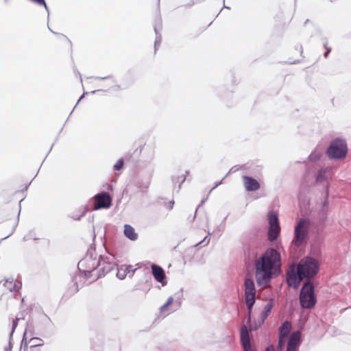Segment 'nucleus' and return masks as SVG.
Instances as JSON below:
<instances>
[{"label":"nucleus","instance_id":"f257e3e1","mask_svg":"<svg viewBox=\"0 0 351 351\" xmlns=\"http://www.w3.org/2000/svg\"><path fill=\"white\" fill-rule=\"evenodd\" d=\"M280 265V254L274 249H268L255 263V276L258 285L263 288L266 287L271 278L273 269Z\"/></svg>","mask_w":351,"mask_h":351},{"label":"nucleus","instance_id":"f03ea898","mask_svg":"<svg viewBox=\"0 0 351 351\" xmlns=\"http://www.w3.org/2000/svg\"><path fill=\"white\" fill-rule=\"evenodd\" d=\"M317 262L312 258L302 259L297 267L290 266L287 272V280L290 287L297 288L304 278H313L318 271Z\"/></svg>","mask_w":351,"mask_h":351},{"label":"nucleus","instance_id":"7ed1b4c3","mask_svg":"<svg viewBox=\"0 0 351 351\" xmlns=\"http://www.w3.org/2000/svg\"><path fill=\"white\" fill-rule=\"evenodd\" d=\"M316 298L314 294V285L308 282L302 287L300 294V304L303 308H311L316 304Z\"/></svg>","mask_w":351,"mask_h":351},{"label":"nucleus","instance_id":"20e7f679","mask_svg":"<svg viewBox=\"0 0 351 351\" xmlns=\"http://www.w3.org/2000/svg\"><path fill=\"white\" fill-rule=\"evenodd\" d=\"M348 152L347 143L344 140L335 139L332 141L327 150L329 158L341 160L346 157Z\"/></svg>","mask_w":351,"mask_h":351},{"label":"nucleus","instance_id":"39448f33","mask_svg":"<svg viewBox=\"0 0 351 351\" xmlns=\"http://www.w3.org/2000/svg\"><path fill=\"white\" fill-rule=\"evenodd\" d=\"M269 228L268 239L271 241L276 239L280 230L277 215L274 212H270L268 216Z\"/></svg>","mask_w":351,"mask_h":351},{"label":"nucleus","instance_id":"423d86ee","mask_svg":"<svg viewBox=\"0 0 351 351\" xmlns=\"http://www.w3.org/2000/svg\"><path fill=\"white\" fill-rule=\"evenodd\" d=\"M256 289L254 287V283L252 279L247 278L245 281V303L249 311L255 302Z\"/></svg>","mask_w":351,"mask_h":351},{"label":"nucleus","instance_id":"0eeeda50","mask_svg":"<svg viewBox=\"0 0 351 351\" xmlns=\"http://www.w3.org/2000/svg\"><path fill=\"white\" fill-rule=\"evenodd\" d=\"M112 205V198L106 192L97 194L94 197V209L99 210L101 208H110Z\"/></svg>","mask_w":351,"mask_h":351},{"label":"nucleus","instance_id":"6e6552de","mask_svg":"<svg viewBox=\"0 0 351 351\" xmlns=\"http://www.w3.org/2000/svg\"><path fill=\"white\" fill-rule=\"evenodd\" d=\"M307 234V223L305 219H300L295 228L294 241L297 245L302 244Z\"/></svg>","mask_w":351,"mask_h":351},{"label":"nucleus","instance_id":"1a4fd4ad","mask_svg":"<svg viewBox=\"0 0 351 351\" xmlns=\"http://www.w3.org/2000/svg\"><path fill=\"white\" fill-rule=\"evenodd\" d=\"M291 330V324L289 321H286L279 328V341L277 346L278 351H282L285 339Z\"/></svg>","mask_w":351,"mask_h":351},{"label":"nucleus","instance_id":"9d476101","mask_svg":"<svg viewBox=\"0 0 351 351\" xmlns=\"http://www.w3.org/2000/svg\"><path fill=\"white\" fill-rule=\"evenodd\" d=\"M301 333L293 332L289 337L286 351H298L300 343Z\"/></svg>","mask_w":351,"mask_h":351},{"label":"nucleus","instance_id":"9b49d317","mask_svg":"<svg viewBox=\"0 0 351 351\" xmlns=\"http://www.w3.org/2000/svg\"><path fill=\"white\" fill-rule=\"evenodd\" d=\"M242 178L246 191H255L260 189L261 185L256 179L247 176H243Z\"/></svg>","mask_w":351,"mask_h":351},{"label":"nucleus","instance_id":"f8f14e48","mask_svg":"<svg viewBox=\"0 0 351 351\" xmlns=\"http://www.w3.org/2000/svg\"><path fill=\"white\" fill-rule=\"evenodd\" d=\"M136 269H133V266L130 265H122L117 269V276L121 279H125L127 276H132Z\"/></svg>","mask_w":351,"mask_h":351},{"label":"nucleus","instance_id":"ddd939ff","mask_svg":"<svg viewBox=\"0 0 351 351\" xmlns=\"http://www.w3.org/2000/svg\"><path fill=\"white\" fill-rule=\"evenodd\" d=\"M3 286L12 292H18L22 286L21 281L13 277L6 278L3 283Z\"/></svg>","mask_w":351,"mask_h":351},{"label":"nucleus","instance_id":"4468645a","mask_svg":"<svg viewBox=\"0 0 351 351\" xmlns=\"http://www.w3.org/2000/svg\"><path fill=\"white\" fill-rule=\"evenodd\" d=\"M241 341L245 351H255L251 347L248 331L245 326H243L241 329Z\"/></svg>","mask_w":351,"mask_h":351},{"label":"nucleus","instance_id":"2eb2a0df","mask_svg":"<svg viewBox=\"0 0 351 351\" xmlns=\"http://www.w3.org/2000/svg\"><path fill=\"white\" fill-rule=\"evenodd\" d=\"M152 270L154 278L158 282L162 283L166 278L163 269L157 265L153 264L152 265Z\"/></svg>","mask_w":351,"mask_h":351},{"label":"nucleus","instance_id":"dca6fc26","mask_svg":"<svg viewBox=\"0 0 351 351\" xmlns=\"http://www.w3.org/2000/svg\"><path fill=\"white\" fill-rule=\"evenodd\" d=\"M124 234L127 238L132 241H135L138 238V234L135 232L134 228L128 224H126L124 226Z\"/></svg>","mask_w":351,"mask_h":351},{"label":"nucleus","instance_id":"f3484780","mask_svg":"<svg viewBox=\"0 0 351 351\" xmlns=\"http://www.w3.org/2000/svg\"><path fill=\"white\" fill-rule=\"evenodd\" d=\"M43 343V340L39 338H32L27 343V341L25 340V335H24L22 342H21V347H23L24 351H27L28 344L32 345L33 343Z\"/></svg>","mask_w":351,"mask_h":351},{"label":"nucleus","instance_id":"a211bd4d","mask_svg":"<svg viewBox=\"0 0 351 351\" xmlns=\"http://www.w3.org/2000/svg\"><path fill=\"white\" fill-rule=\"evenodd\" d=\"M173 302V298L172 297H169L168 298V300H167L166 303L165 304H163L161 307H160V311L161 313L165 314V315H167L169 313V312H167V307L171 305Z\"/></svg>","mask_w":351,"mask_h":351},{"label":"nucleus","instance_id":"6ab92c4d","mask_svg":"<svg viewBox=\"0 0 351 351\" xmlns=\"http://www.w3.org/2000/svg\"><path fill=\"white\" fill-rule=\"evenodd\" d=\"M326 172H327L326 169H321L319 171L318 174L317 176V178H316L317 182H322L324 180H325L326 178Z\"/></svg>","mask_w":351,"mask_h":351},{"label":"nucleus","instance_id":"aec40b11","mask_svg":"<svg viewBox=\"0 0 351 351\" xmlns=\"http://www.w3.org/2000/svg\"><path fill=\"white\" fill-rule=\"evenodd\" d=\"M43 343H33L29 346L30 351H41V346H43Z\"/></svg>","mask_w":351,"mask_h":351},{"label":"nucleus","instance_id":"412c9836","mask_svg":"<svg viewBox=\"0 0 351 351\" xmlns=\"http://www.w3.org/2000/svg\"><path fill=\"white\" fill-rule=\"evenodd\" d=\"M21 319H23V317L16 316V317L12 320V332H11L12 333H13V332H14V330H15V329H16V328L17 327L18 322H19Z\"/></svg>","mask_w":351,"mask_h":351},{"label":"nucleus","instance_id":"4be33fe9","mask_svg":"<svg viewBox=\"0 0 351 351\" xmlns=\"http://www.w3.org/2000/svg\"><path fill=\"white\" fill-rule=\"evenodd\" d=\"M123 167V159H120L114 165V169L117 170V171H119V170L121 169Z\"/></svg>","mask_w":351,"mask_h":351},{"label":"nucleus","instance_id":"5701e85b","mask_svg":"<svg viewBox=\"0 0 351 351\" xmlns=\"http://www.w3.org/2000/svg\"><path fill=\"white\" fill-rule=\"evenodd\" d=\"M186 178H185V176L182 175L180 177V176H178V177H174L173 178V180L175 183H177V182H180V184H181L183 182H184ZM180 187V185H179V188Z\"/></svg>","mask_w":351,"mask_h":351},{"label":"nucleus","instance_id":"b1692460","mask_svg":"<svg viewBox=\"0 0 351 351\" xmlns=\"http://www.w3.org/2000/svg\"><path fill=\"white\" fill-rule=\"evenodd\" d=\"M93 260H91L90 258L89 259H84V260H82L81 261H80V263H78V266L79 267H84L85 266L87 263H88L89 262H92Z\"/></svg>","mask_w":351,"mask_h":351},{"label":"nucleus","instance_id":"393cba45","mask_svg":"<svg viewBox=\"0 0 351 351\" xmlns=\"http://www.w3.org/2000/svg\"><path fill=\"white\" fill-rule=\"evenodd\" d=\"M271 307H272V305L269 304H267V306H265V315L266 316H267V315L270 313Z\"/></svg>","mask_w":351,"mask_h":351},{"label":"nucleus","instance_id":"a878e982","mask_svg":"<svg viewBox=\"0 0 351 351\" xmlns=\"http://www.w3.org/2000/svg\"><path fill=\"white\" fill-rule=\"evenodd\" d=\"M173 206H174V201H173V200L170 201V202H168V204H167V208H168L169 210L172 209V208H173Z\"/></svg>","mask_w":351,"mask_h":351},{"label":"nucleus","instance_id":"bb28decb","mask_svg":"<svg viewBox=\"0 0 351 351\" xmlns=\"http://www.w3.org/2000/svg\"><path fill=\"white\" fill-rule=\"evenodd\" d=\"M326 48L327 51H326L325 52V53H324V57H325V58H327V57H328V54H329V53H330V51H331V49H330V48H327L326 47Z\"/></svg>","mask_w":351,"mask_h":351},{"label":"nucleus","instance_id":"cd10ccee","mask_svg":"<svg viewBox=\"0 0 351 351\" xmlns=\"http://www.w3.org/2000/svg\"><path fill=\"white\" fill-rule=\"evenodd\" d=\"M95 270V266H93V269H87V270L84 269V272H85V273H86V272L90 273L92 271H94Z\"/></svg>","mask_w":351,"mask_h":351},{"label":"nucleus","instance_id":"c85d7f7f","mask_svg":"<svg viewBox=\"0 0 351 351\" xmlns=\"http://www.w3.org/2000/svg\"><path fill=\"white\" fill-rule=\"evenodd\" d=\"M62 40H63L66 43L69 44V40H68V38H67L66 37L64 36V37H62Z\"/></svg>","mask_w":351,"mask_h":351},{"label":"nucleus","instance_id":"c756f323","mask_svg":"<svg viewBox=\"0 0 351 351\" xmlns=\"http://www.w3.org/2000/svg\"><path fill=\"white\" fill-rule=\"evenodd\" d=\"M266 351H270V350H269V348H267V349L266 350Z\"/></svg>","mask_w":351,"mask_h":351}]
</instances>
